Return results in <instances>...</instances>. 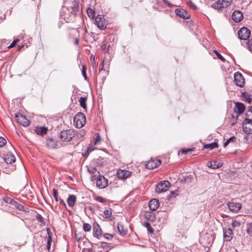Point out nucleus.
<instances>
[{"mask_svg":"<svg viewBox=\"0 0 252 252\" xmlns=\"http://www.w3.org/2000/svg\"><path fill=\"white\" fill-rule=\"evenodd\" d=\"M74 122L77 128L82 127L86 122V117L83 113H78L74 118Z\"/></svg>","mask_w":252,"mask_h":252,"instance_id":"1","label":"nucleus"},{"mask_svg":"<svg viewBox=\"0 0 252 252\" xmlns=\"http://www.w3.org/2000/svg\"><path fill=\"white\" fill-rule=\"evenodd\" d=\"M231 2L232 0H217L211 6L216 9H220L228 7Z\"/></svg>","mask_w":252,"mask_h":252,"instance_id":"2","label":"nucleus"},{"mask_svg":"<svg viewBox=\"0 0 252 252\" xmlns=\"http://www.w3.org/2000/svg\"><path fill=\"white\" fill-rule=\"evenodd\" d=\"M75 136V133L73 130L69 129L66 130H63L61 132V138L63 141H69Z\"/></svg>","mask_w":252,"mask_h":252,"instance_id":"3","label":"nucleus"},{"mask_svg":"<svg viewBox=\"0 0 252 252\" xmlns=\"http://www.w3.org/2000/svg\"><path fill=\"white\" fill-rule=\"evenodd\" d=\"M170 186V183L168 181H163L159 183L156 186V191L158 193L163 192L167 190Z\"/></svg>","mask_w":252,"mask_h":252,"instance_id":"4","label":"nucleus"},{"mask_svg":"<svg viewBox=\"0 0 252 252\" xmlns=\"http://www.w3.org/2000/svg\"><path fill=\"white\" fill-rule=\"evenodd\" d=\"M239 38L241 40L248 39L251 35V31L246 27H243L238 32Z\"/></svg>","mask_w":252,"mask_h":252,"instance_id":"5","label":"nucleus"},{"mask_svg":"<svg viewBox=\"0 0 252 252\" xmlns=\"http://www.w3.org/2000/svg\"><path fill=\"white\" fill-rule=\"evenodd\" d=\"M96 186L99 189H104L108 186V180L104 177L99 175L96 178Z\"/></svg>","mask_w":252,"mask_h":252,"instance_id":"6","label":"nucleus"},{"mask_svg":"<svg viewBox=\"0 0 252 252\" xmlns=\"http://www.w3.org/2000/svg\"><path fill=\"white\" fill-rule=\"evenodd\" d=\"M234 82L235 84L240 87H243L245 85V79L241 73L237 72L234 74Z\"/></svg>","mask_w":252,"mask_h":252,"instance_id":"7","label":"nucleus"},{"mask_svg":"<svg viewBox=\"0 0 252 252\" xmlns=\"http://www.w3.org/2000/svg\"><path fill=\"white\" fill-rule=\"evenodd\" d=\"M15 117L17 122L24 126H27L30 124L29 120L21 114H16Z\"/></svg>","mask_w":252,"mask_h":252,"instance_id":"8","label":"nucleus"},{"mask_svg":"<svg viewBox=\"0 0 252 252\" xmlns=\"http://www.w3.org/2000/svg\"><path fill=\"white\" fill-rule=\"evenodd\" d=\"M228 208L229 210L233 212H237L242 207L241 204L240 203H235V202H229L227 204Z\"/></svg>","mask_w":252,"mask_h":252,"instance_id":"9","label":"nucleus"},{"mask_svg":"<svg viewBox=\"0 0 252 252\" xmlns=\"http://www.w3.org/2000/svg\"><path fill=\"white\" fill-rule=\"evenodd\" d=\"M161 163L159 160L154 159L151 160L147 162L146 164V167L148 169H154L158 166Z\"/></svg>","mask_w":252,"mask_h":252,"instance_id":"10","label":"nucleus"},{"mask_svg":"<svg viewBox=\"0 0 252 252\" xmlns=\"http://www.w3.org/2000/svg\"><path fill=\"white\" fill-rule=\"evenodd\" d=\"M175 13L177 16L184 19H188L190 17L189 14L183 9H177Z\"/></svg>","mask_w":252,"mask_h":252,"instance_id":"11","label":"nucleus"},{"mask_svg":"<svg viewBox=\"0 0 252 252\" xmlns=\"http://www.w3.org/2000/svg\"><path fill=\"white\" fill-rule=\"evenodd\" d=\"M231 17L232 20L238 23L243 19V15L240 11L235 10L233 12Z\"/></svg>","mask_w":252,"mask_h":252,"instance_id":"12","label":"nucleus"},{"mask_svg":"<svg viewBox=\"0 0 252 252\" xmlns=\"http://www.w3.org/2000/svg\"><path fill=\"white\" fill-rule=\"evenodd\" d=\"M131 175V172L126 170H119L117 171V177L121 179H126L129 177Z\"/></svg>","mask_w":252,"mask_h":252,"instance_id":"13","label":"nucleus"},{"mask_svg":"<svg viewBox=\"0 0 252 252\" xmlns=\"http://www.w3.org/2000/svg\"><path fill=\"white\" fill-rule=\"evenodd\" d=\"M158 200L156 198L151 199L149 203L150 209L152 211H156L159 207Z\"/></svg>","mask_w":252,"mask_h":252,"instance_id":"14","label":"nucleus"},{"mask_svg":"<svg viewBox=\"0 0 252 252\" xmlns=\"http://www.w3.org/2000/svg\"><path fill=\"white\" fill-rule=\"evenodd\" d=\"M223 237L225 241H230L233 237L232 230L228 228L223 231Z\"/></svg>","mask_w":252,"mask_h":252,"instance_id":"15","label":"nucleus"},{"mask_svg":"<svg viewBox=\"0 0 252 252\" xmlns=\"http://www.w3.org/2000/svg\"><path fill=\"white\" fill-rule=\"evenodd\" d=\"M95 23L97 27L101 30L104 29L105 25L104 23V18L102 17H96L95 18Z\"/></svg>","mask_w":252,"mask_h":252,"instance_id":"16","label":"nucleus"},{"mask_svg":"<svg viewBox=\"0 0 252 252\" xmlns=\"http://www.w3.org/2000/svg\"><path fill=\"white\" fill-rule=\"evenodd\" d=\"M245 107L244 105L241 102H237L236 103V108L235 111L239 114H242L244 112Z\"/></svg>","mask_w":252,"mask_h":252,"instance_id":"17","label":"nucleus"},{"mask_svg":"<svg viewBox=\"0 0 252 252\" xmlns=\"http://www.w3.org/2000/svg\"><path fill=\"white\" fill-rule=\"evenodd\" d=\"M102 230L100 226L98 224L94 228V236L97 238H99L102 235Z\"/></svg>","mask_w":252,"mask_h":252,"instance_id":"18","label":"nucleus"},{"mask_svg":"<svg viewBox=\"0 0 252 252\" xmlns=\"http://www.w3.org/2000/svg\"><path fill=\"white\" fill-rule=\"evenodd\" d=\"M207 165L209 167L213 169H217L221 166L222 164L217 161L208 162Z\"/></svg>","mask_w":252,"mask_h":252,"instance_id":"19","label":"nucleus"},{"mask_svg":"<svg viewBox=\"0 0 252 252\" xmlns=\"http://www.w3.org/2000/svg\"><path fill=\"white\" fill-rule=\"evenodd\" d=\"M88 171L93 176H92V180L94 181L96 179V177L99 175V173L95 168H91L88 169Z\"/></svg>","mask_w":252,"mask_h":252,"instance_id":"20","label":"nucleus"},{"mask_svg":"<svg viewBox=\"0 0 252 252\" xmlns=\"http://www.w3.org/2000/svg\"><path fill=\"white\" fill-rule=\"evenodd\" d=\"M47 147L50 149L56 148L57 146V141L53 139H49L47 141Z\"/></svg>","mask_w":252,"mask_h":252,"instance_id":"21","label":"nucleus"},{"mask_svg":"<svg viewBox=\"0 0 252 252\" xmlns=\"http://www.w3.org/2000/svg\"><path fill=\"white\" fill-rule=\"evenodd\" d=\"M15 159L16 158L15 156L12 154L7 155L4 158V160L5 162L9 164H12L14 163L15 161Z\"/></svg>","mask_w":252,"mask_h":252,"instance_id":"22","label":"nucleus"},{"mask_svg":"<svg viewBox=\"0 0 252 252\" xmlns=\"http://www.w3.org/2000/svg\"><path fill=\"white\" fill-rule=\"evenodd\" d=\"M48 130V128L44 126H40V127H36L35 131L38 135H43L44 134H45Z\"/></svg>","mask_w":252,"mask_h":252,"instance_id":"23","label":"nucleus"},{"mask_svg":"<svg viewBox=\"0 0 252 252\" xmlns=\"http://www.w3.org/2000/svg\"><path fill=\"white\" fill-rule=\"evenodd\" d=\"M76 197L75 195H69L67 200L68 205L70 207H73L74 205L75 202L76 201Z\"/></svg>","mask_w":252,"mask_h":252,"instance_id":"24","label":"nucleus"},{"mask_svg":"<svg viewBox=\"0 0 252 252\" xmlns=\"http://www.w3.org/2000/svg\"><path fill=\"white\" fill-rule=\"evenodd\" d=\"M243 129L246 133H252V124L243 125Z\"/></svg>","mask_w":252,"mask_h":252,"instance_id":"25","label":"nucleus"},{"mask_svg":"<svg viewBox=\"0 0 252 252\" xmlns=\"http://www.w3.org/2000/svg\"><path fill=\"white\" fill-rule=\"evenodd\" d=\"M117 228L121 235H122V236H125L126 234L127 230L124 228V226L122 224L118 223Z\"/></svg>","mask_w":252,"mask_h":252,"instance_id":"26","label":"nucleus"},{"mask_svg":"<svg viewBox=\"0 0 252 252\" xmlns=\"http://www.w3.org/2000/svg\"><path fill=\"white\" fill-rule=\"evenodd\" d=\"M100 247L103 249V250L105 252H108L112 248V247L110 244L105 242L101 243Z\"/></svg>","mask_w":252,"mask_h":252,"instance_id":"27","label":"nucleus"},{"mask_svg":"<svg viewBox=\"0 0 252 252\" xmlns=\"http://www.w3.org/2000/svg\"><path fill=\"white\" fill-rule=\"evenodd\" d=\"M218 147V144L217 142H213L210 144H205L204 146V148L205 149H209L210 150H212L214 148H217Z\"/></svg>","mask_w":252,"mask_h":252,"instance_id":"28","label":"nucleus"},{"mask_svg":"<svg viewBox=\"0 0 252 252\" xmlns=\"http://www.w3.org/2000/svg\"><path fill=\"white\" fill-rule=\"evenodd\" d=\"M87 12L88 16L90 18H94L95 16V12L94 10L92 8H88L87 10Z\"/></svg>","mask_w":252,"mask_h":252,"instance_id":"29","label":"nucleus"},{"mask_svg":"<svg viewBox=\"0 0 252 252\" xmlns=\"http://www.w3.org/2000/svg\"><path fill=\"white\" fill-rule=\"evenodd\" d=\"M87 98L84 97H81L79 99V102L80 105L84 109L86 108V101Z\"/></svg>","mask_w":252,"mask_h":252,"instance_id":"30","label":"nucleus"},{"mask_svg":"<svg viewBox=\"0 0 252 252\" xmlns=\"http://www.w3.org/2000/svg\"><path fill=\"white\" fill-rule=\"evenodd\" d=\"M237 116H236V117L234 116L233 115L231 116V118L229 120V124L231 126H233L236 124L237 122Z\"/></svg>","mask_w":252,"mask_h":252,"instance_id":"31","label":"nucleus"},{"mask_svg":"<svg viewBox=\"0 0 252 252\" xmlns=\"http://www.w3.org/2000/svg\"><path fill=\"white\" fill-rule=\"evenodd\" d=\"M104 217L106 219L109 218L112 215L111 209L109 208L104 211Z\"/></svg>","mask_w":252,"mask_h":252,"instance_id":"32","label":"nucleus"},{"mask_svg":"<svg viewBox=\"0 0 252 252\" xmlns=\"http://www.w3.org/2000/svg\"><path fill=\"white\" fill-rule=\"evenodd\" d=\"M242 221L238 220H234L232 221L231 225L233 228L239 227L240 226Z\"/></svg>","mask_w":252,"mask_h":252,"instance_id":"33","label":"nucleus"},{"mask_svg":"<svg viewBox=\"0 0 252 252\" xmlns=\"http://www.w3.org/2000/svg\"><path fill=\"white\" fill-rule=\"evenodd\" d=\"M5 201L13 206L17 204V202L10 198H6Z\"/></svg>","mask_w":252,"mask_h":252,"instance_id":"34","label":"nucleus"},{"mask_svg":"<svg viewBox=\"0 0 252 252\" xmlns=\"http://www.w3.org/2000/svg\"><path fill=\"white\" fill-rule=\"evenodd\" d=\"M83 230L86 232L90 231L91 230V226L89 223H85L83 224Z\"/></svg>","mask_w":252,"mask_h":252,"instance_id":"35","label":"nucleus"},{"mask_svg":"<svg viewBox=\"0 0 252 252\" xmlns=\"http://www.w3.org/2000/svg\"><path fill=\"white\" fill-rule=\"evenodd\" d=\"M250 111L252 113V111L250 110ZM251 119L246 118L243 122V125H251L252 124V116L251 117Z\"/></svg>","mask_w":252,"mask_h":252,"instance_id":"36","label":"nucleus"},{"mask_svg":"<svg viewBox=\"0 0 252 252\" xmlns=\"http://www.w3.org/2000/svg\"><path fill=\"white\" fill-rule=\"evenodd\" d=\"M73 10L74 11H78L79 10V5H78V2L77 1H74L73 2Z\"/></svg>","mask_w":252,"mask_h":252,"instance_id":"37","label":"nucleus"},{"mask_svg":"<svg viewBox=\"0 0 252 252\" xmlns=\"http://www.w3.org/2000/svg\"><path fill=\"white\" fill-rule=\"evenodd\" d=\"M145 226L147 228L148 231L152 233L154 232L153 229L151 227L150 224L149 222H146L145 223Z\"/></svg>","mask_w":252,"mask_h":252,"instance_id":"38","label":"nucleus"},{"mask_svg":"<svg viewBox=\"0 0 252 252\" xmlns=\"http://www.w3.org/2000/svg\"><path fill=\"white\" fill-rule=\"evenodd\" d=\"M6 143V140L4 138L0 137V147L4 146V145H5Z\"/></svg>","mask_w":252,"mask_h":252,"instance_id":"39","label":"nucleus"},{"mask_svg":"<svg viewBox=\"0 0 252 252\" xmlns=\"http://www.w3.org/2000/svg\"><path fill=\"white\" fill-rule=\"evenodd\" d=\"M36 218L38 221L40 222L41 223H44V220L40 215L37 214Z\"/></svg>","mask_w":252,"mask_h":252,"instance_id":"40","label":"nucleus"},{"mask_svg":"<svg viewBox=\"0 0 252 252\" xmlns=\"http://www.w3.org/2000/svg\"><path fill=\"white\" fill-rule=\"evenodd\" d=\"M51 237L49 236L47 238V249L49 251L51 248Z\"/></svg>","mask_w":252,"mask_h":252,"instance_id":"41","label":"nucleus"},{"mask_svg":"<svg viewBox=\"0 0 252 252\" xmlns=\"http://www.w3.org/2000/svg\"><path fill=\"white\" fill-rule=\"evenodd\" d=\"M247 231L248 234L252 236V223L249 224L248 227Z\"/></svg>","mask_w":252,"mask_h":252,"instance_id":"42","label":"nucleus"},{"mask_svg":"<svg viewBox=\"0 0 252 252\" xmlns=\"http://www.w3.org/2000/svg\"><path fill=\"white\" fill-rule=\"evenodd\" d=\"M16 208L20 210H23L24 208V207L23 205L21 204H19L17 202V204L16 205H14V206Z\"/></svg>","mask_w":252,"mask_h":252,"instance_id":"43","label":"nucleus"},{"mask_svg":"<svg viewBox=\"0 0 252 252\" xmlns=\"http://www.w3.org/2000/svg\"><path fill=\"white\" fill-rule=\"evenodd\" d=\"M247 46L249 50L252 52V39H250L248 41Z\"/></svg>","mask_w":252,"mask_h":252,"instance_id":"44","label":"nucleus"},{"mask_svg":"<svg viewBox=\"0 0 252 252\" xmlns=\"http://www.w3.org/2000/svg\"><path fill=\"white\" fill-rule=\"evenodd\" d=\"M86 67L85 65H83L82 66V73L83 76L84 77L85 79L86 80L87 79V75H86Z\"/></svg>","mask_w":252,"mask_h":252,"instance_id":"45","label":"nucleus"},{"mask_svg":"<svg viewBox=\"0 0 252 252\" xmlns=\"http://www.w3.org/2000/svg\"><path fill=\"white\" fill-rule=\"evenodd\" d=\"M214 52L219 59L222 61L224 60V58L217 50H214Z\"/></svg>","mask_w":252,"mask_h":252,"instance_id":"46","label":"nucleus"},{"mask_svg":"<svg viewBox=\"0 0 252 252\" xmlns=\"http://www.w3.org/2000/svg\"><path fill=\"white\" fill-rule=\"evenodd\" d=\"M53 196L55 198L56 201H58V191L56 189H53Z\"/></svg>","mask_w":252,"mask_h":252,"instance_id":"47","label":"nucleus"},{"mask_svg":"<svg viewBox=\"0 0 252 252\" xmlns=\"http://www.w3.org/2000/svg\"><path fill=\"white\" fill-rule=\"evenodd\" d=\"M95 199L96 201L101 203L105 202V199L101 196H97Z\"/></svg>","mask_w":252,"mask_h":252,"instance_id":"48","label":"nucleus"},{"mask_svg":"<svg viewBox=\"0 0 252 252\" xmlns=\"http://www.w3.org/2000/svg\"><path fill=\"white\" fill-rule=\"evenodd\" d=\"M100 141V136L99 135H97V136L95 138L94 144L96 145V144L99 143Z\"/></svg>","mask_w":252,"mask_h":252,"instance_id":"49","label":"nucleus"},{"mask_svg":"<svg viewBox=\"0 0 252 252\" xmlns=\"http://www.w3.org/2000/svg\"><path fill=\"white\" fill-rule=\"evenodd\" d=\"M18 41L19 39L14 40L13 42L8 46V48H10L13 47L15 45L16 43L18 42Z\"/></svg>","mask_w":252,"mask_h":252,"instance_id":"50","label":"nucleus"},{"mask_svg":"<svg viewBox=\"0 0 252 252\" xmlns=\"http://www.w3.org/2000/svg\"><path fill=\"white\" fill-rule=\"evenodd\" d=\"M190 151H192V150L190 149H183L182 150V153L184 154H187Z\"/></svg>","mask_w":252,"mask_h":252,"instance_id":"51","label":"nucleus"},{"mask_svg":"<svg viewBox=\"0 0 252 252\" xmlns=\"http://www.w3.org/2000/svg\"><path fill=\"white\" fill-rule=\"evenodd\" d=\"M105 238L109 239L113 238V235L108 233H106L104 235Z\"/></svg>","mask_w":252,"mask_h":252,"instance_id":"52","label":"nucleus"},{"mask_svg":"<svg viewBox=\"0 0 252 252\" xmlns=\"http://www.w3.org/2000/svg\"><path fill=\"white\" fill-rule=\"evenodd\" d=\"M104 68V61H102L101 63L99 65V72L103 70Z\"/></svg>","mask_w":252,"mask_h":252,"instance_id":"53","label":"nucleus"},{"mask_svg":"<svg viewBox=\"0 0 252 252\" xmlns=\"http://www.w3.org/2000/svg\"><path fill=\"white\" fill-rule=\"evenodd\" d=\"M235 139V137L234 136H232V137H230L229 139H228L226 141L228 142V143H230L231 141H233V140Z\"/></svg>","mask_w":252,"mask_h":252,"instance_id":"54","label":"nucleus"},{"mask_svg":"<svg viewBox=\"0 0 252 252\" xmlns=\"http://www.w3.org/2000/svg\"><path fill=\"white\" fill-rule=\"evenodd\" d=\"M246 101L248 103L250 104L252 102V98L250 97L246 98Z\"/></svg>","mask_w":252,"mask_h":252,"instance_id":"55","label":"nucleus"},{"mask_svg":"<svg viewBox=\"0 0 252 252\" xmlns=\"http://www.w3.org/2000/svg\"><path fill=\"white\" fill-rule=\"evenodd\" d=\"M93 150H94V149L92 147H89L88 148L87 152L90 153L92 151H93Z\"/></svg>","mask_w":252,"mask_h":252,"instance_id":"56","label":"nucleus"},{"mask_svg":"<svg viewBox=\"0 0 252 252\" xmlns=\"http://www.w3.org/2000/svg\"><path fill=\"white\" fill-rule=\"evenodd\" d=\"M60 202V203L63 204V205H65V203L63 202V200L61 198H60L59 200Z\"/></svg>","mask_w":252,"mask_h":252,"instance_id":"57","label":"nucleus"},{"mask_svg":"<svg viewBox=\"0 0 252 252\" xmlns=\"http://www.w3.org/2000/svg\"><path fill=\"white\" fill-rule=\"evenodd\" d=\"M229 144V143H228L227 141H226L224 143V145H223V146L224 147H226L228 144Z\"/></svg>","mask_w":252,"mask_h":252,"instance_id":"58","label":"nucleus"},{"mask_svg":"<svg viewBox=\"0 0 252 252\" xmlns=\"http://www.w3.org/2000/svg\"><path fill=\"white\" fill-rule=\"evenodd\" d=\"M91 59H93L94 60V57H93V56L92 55L91 56Z\"/></svg>","mask_w":252,"mask_h":252,"instance_id":"59","label":"nucleus"},{"mask_svg":"<svg viewBox=\"0 0 252 252\" xmlns=\"http://www.w3.org/2000/svg\"><path fill=\"white\" fill-rule=\"evenodd\" d=\"M191 4L192 5V7H195V5H194V4H193L192 3H191Z\"/></svg>","mask_w":252,"mask_h":252,"instance_id":"60","label":"nucleus"},{"mask_svg":"<svg viewBox=\"0 0 252 252\" xmlns=\"http://www.w3.org/2000/svg\"><path fill=\"white\" fill-rule=\"evenodd\" d=\"M76 44H77V43H78V41H77V40H76Z\"/></svg>","mask_w":252,"mask_h":252,"instance_id":"61","label":"nucleus"}]
</instances>
